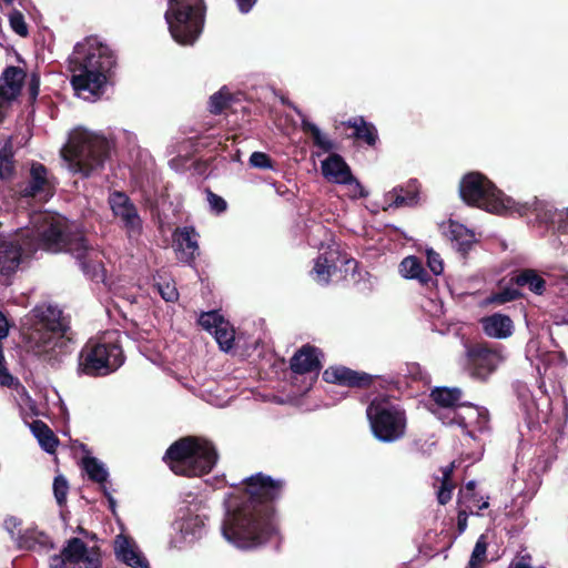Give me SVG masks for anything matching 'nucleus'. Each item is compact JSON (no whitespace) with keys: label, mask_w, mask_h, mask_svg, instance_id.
<instances>
[{"label":"nucleus","mask_w":568,"mask_h":568,"mask_svg":"<svg viewBox=\"0 0 568 568\" xmlns=\"http://www.w3.org/2000/svg\"><path fill=\"white\" fill-rule=\"evenodd\" d=\"M445 235L464 261L479 243L474 231L453 220L449 221Z\"/></svg>","instance_id":"nucleus-18"},{"label":"nucleus","mask_w":568,"mask_h":568,"mask_svg":"<svg viewBox=\"0 0 568 568\" xmlns=\"http://www.w3.org/2000/svg\"><path fill=\"white\" fill-rule=\"evenodd\" d=\"M321 352L317 347L303 345L291 358L290 368L293 373L304 375L307 373L318 374L322 368L320 359Z\"/></svg>","instance_id":"nucleus-22"},{"label":"nucleus","mask_w":568,"mask_h":568,"mask_svg":"<svg viewBox=\"0 0 568 568\" xmlns=\"http://www.w3.org/2000/svg\"><path fill=\"white\" fill-rule=\"evenodd\" d=\"M367 419L374 437L382 443L402 439L407 430V413L388 395H378L366 408Z\"/></svg>","instance_id":"nucleus-7"},{"label":"nucleus","mask_w":568,"mask_h":568,"mask_svg":"<svg viewBox=\"0 0 568 568\" xmlns=\"http://www.w3.org/2000/svg\"><path fill=\"white\" fill-rule=\"evenodd\" d=\"M133 139H136L135 134L124 129L91 131L84 126H77L69 132L67 142H119Z\"/></svg>","instance_id":"nucleus-17"},{"label":"nucleus","mask_w":568,"mask_h":568,"mask_svg":"<svg viewBox=\"0 0 568 568\" xmlns=\"http://www.w3.org/2000/svg\"><path fill=\"white\" fill-rule=\"evenodd\" d=\"M488 506H489L488 501H483L480 505H477L479 510L486 509V508H488Z\"/></svg>","instance_id":"nucleus-61"},{"label":"nucleus","mask_w":568,"mask_h":568,"mask_svg":"<svg viewBox=\"0 0 568 568\" xmlns=\"http://www.w3.org/2000/svg\"><path fill=\"white\" fill-rule=\"evenodd\" d=\"M478 501H479V499L475 491L473 494H470V496L468 498H464L465 506L468 505L469 503H474L475 505H477Z\"/></svg>","instance_id":"nucleus-58"},{"label":"nucleus","mask_w":568,"mask_h":568,"mask_svg":"<svg viewBox=\"0 0 568 568\" xmlns=\"http://www.w3.org/2000/svg\"><path fill=\"white\" fill-rule=\"evenodd\" d=\"M203 0H168L164 18L172 38L182 45H192L203 30Z\"/></svg>","instance_id":"nucleus-8"},{"label":"nucleus","mask_w":568,"mask_h":568,"mask_svg":"<svg viewBox=\"0 0 568 568\" xmlns=\"http://www.w3.org/2000/svg\"><path fill=\"white\" fill-rule=\"evenodd\" d=\"M69 62L71 84L77 95L87 101L99 99L115 64L110 48L98 38L90 37L74 47Z\"/></svg>","instance_id":"nucleus-3"},{"label":"nucleus","mask_w":568,"mask_h":568,"mask_svg":"<svg viewBox=\"0 0 568 568\" xmlns=\"http://www.w3.org/2000/svg\"><path fill=\"white\" fill-rule=\"evenodd\" d=\"M224 320L225 318L217 311H209L203 312L200 315L197 324L203 329L212 334L217 328V326H220L221 323H223Z\"/></svg>","instance_id":"nucleus-40"},{"label":"nucleus","mask_w":568,"mask_h":568,"mask_svg":"<svg viewBox=\"0 0 568 568\" xmlns=\"http://www.w3.org/2000/svg\"><path fill=\"white\" fill-rule=\"evenodd\" d=\"M26 73L21 68L8 67L0 78V94L11 105L21 92Z\"/></svg>","instance_id":"nucleus-26"},{"label":"nucleus","mask_w":568,"mask_h":568,"mask_svg":"<svg viewBox=\"0 0 568 568\" xmlns=\"http://www.w3.org/2000/svg\"><path fill=\"white\" fill-rule=\"evenodd\" d=\"M282 102L290 105L298 114L302 121L303 131L313 138V142H325L323 133L320 130V128L316 124L310 122L306 119V116L301 112V110H298L295 105L286 102L284 99H282Z\"/></svg>","instance_id":"nucleus-39"},{"label":"nucleus","mask_w":568,"mask_h":568,"mask_svg":"<svg viewBox=\"0 0 568 568\" xmlns=\"http://www.w3.org/2000/svg\"><path fill=\"white\" fill-rule=\"evenodd\" d=\"M34 235L39 246L50 253H69L79 263L83 274L95 282L104 280V266L99 252L89 244L84 233L57 213L43 212L33 217Z\"/></svg>","instance_id":"nucleus-2"},{"label":"nucleus","mask_w":568,"mask_h":568,"mask_svg":"<svg viewBox=\"0 0 568 568\" xmlns=\"http://www.w3.org/2000/svg\"><path fill=\"white\" fill-rule=\"evenodd\" d=\"M459 194L465 203L496 214L527 215L536 205V201L516 202L505 195L496 185L479 172H470L464 175L459 184Z\"/></svg>","instance_id":"nucleus-6"},{"label":"nucleus","mask_w":568,"mask_h":568,"mask_svg":"<svg viewBox=\"0 0 568 568\" xmlns=\"http://www.w3.org/2000/svg\"><path fill=\"white\" fill-rule=\"evenodd\" d=\"M427 265L435 275H439L444 271V264L439 254L433 250L427 251Z\"/></svg>","instance_id":"nucleus-47"},{"label":"nucleus","mask_w":568,"mask_h":568,"mask_svg":"<svg viewBox=\"0 0 568 568\" xmlns=\"http://www.w3.org/2000/svg\"><path fill=\"white\" fill-rule=\"evenodd\" d=\"M479 323L484 334L490 338L505 339L514 333L513 320L501 313L484 316Z\"/></svg>","instance_id":"nucleus-24"},{"label":"nucleus","mask_w":568,"mask_h":568,"mask_svg":"<svg viewBox=\"0 0 568 568\" xmlns=\"http://www.w3.org/2000/svg\"><path fill=\"white\" fill-rule=\"evenodd\" d=\"M69 491V484L67 479L59 475L53 480V493L59 506H64L67 503V496Z\"/></svg>","instance_id":"nucleus-42"},{"label":"nucleus","mask_w":568,"mask_h":568,"mask_svg":"<svg viewBox=\"0 0 568 568\" xmlns=\"http://www.w3.org/2000/svg\"><path fill=\"white\" fill-rule=\"evenodd\" d=\"M217 458V452L211 442L195 436H185L169 446L163 462L175 475L191 478L211 473Z\"/></svg>","instance_id":"nucleus-5"},{"label":"nucleus","mask_w":568,"mask_h":568,"mask_svg":"<svg viewBox=\"0 0 568 568\" xmlns=\"http://www.w3.org/2000/svg\"><path fill=\"white\" fill-rule=\"evenodd\" d=\"M510 284L520 287L527 286L530 292L542 295L546 291V281L534 268H524L510 278Z\"/></svg>","instance_id":"nucleus-29"},{"label":"nucleus","mask_w":568,"mask_h":568,"mask_svg":"<svg viewBox=\"0 0 568 568\" xmlns=\"http://www.w3.org/2000/svg\"><path fill=\"white\" fill-rule=\"evenodd\" d=\"M357 261L353 257H347L343 254L335 244L328 245L327 248L314 260V266L311 275L320 285H328L333 276H336L337 271L344 267L343 278L347 277L351 272L352 276L357 270Z\"/></svg>","instance_id":"nucleus-11"},{"label":"nucleus","mask_w":568,"mask_h":568,"mask_svg":"<svg viewBox=\"0 0 568 568\" xmlns=\"http://www.w3.org/2000/svg\"><path fill=\"white\" fill-rule=\"evenodd\" d=\"M399 273L405 278L417 280L423 285H427L432 281V276L424 267L422 261L415 255L406 256L400 262Z\"/></svg>","instance_id":"nucleus-30"},{"label":"nucleus","mask_w":568,"mask_h":568,"mask_svg":"<svg viewBox=\"0 0 568 568\" xmlns=\"http://www.w3.org/2000/svg\"><path fill=\"white\" fill-rule=\"evenodd\" d=\"M123 363L124 355L119 344L90 338L80 351L78 373L90 377L106 376Z\"/></svg>","instance_id":"nucleus-9"},{"label":"nucleus","mask_w":568,"mask_h":568,"mask_svg":"<svg viewBox=\"0 0 568 568\" xmlns=\"http://www.w3.org/2000/svg\"><path fill=\"white\" fill-rule=\"evenodd\" d=\"M4 525L12 532L20 525V521L16 517H10L4 520Z\"/></svg>","instance_id":"nucleus-57"},{"label":"nucleus","mask_w":568,"mask_h":568,"mask_svg":"<svg viewBox=\"0 0 568 568\" xmlns=\"http://www.w3.org/2000/svg\"><path fill=\"white\" fill-rule=\"evenodd\" d=\"M462 390L457 387H436L430 392V398L440 407L452 408L459 405Z\"/></svg>","instance_id":"nucleus-32"},{"label":"nucleus","mask_w":568,"mask_h":568,"mask_svg":"<svg viewBox=\"0 0 568 568\" xmlns=\"http://www.w3.org/2000/svg\"><path fill=\"white\" fill-rule=\"evenodd\" d=\"M504 347L499 344L479 342L467 349L468 363L473 376L485 381L504 361Z\"/></svg>","instance_id":"nucleus-14"},{"label":"nucleus","mask_w":568,"mask_h":568,"mask_svg":"<svg viewBox=\"0 0 568 568\" xmlns=\"http://www.w3.org/2000/svg\"><path fill=\"white\" fill-rule=\"evenodd\" d=\"M9 23L11 29L20 37H27L29 33L23 14L18 10H12L9 13Z\"/></svg>","instance_id":"nucleus-41"},{"label":"nucleus","mask_w":568,"mask_h":568,"mask_svg":"<svg viewBox=\"0 0 568 568\" xmlns=\"http://www.w3.org/2000/svg\"><path fill=\"white\" fill-rule=\"evenodd\" d=\"M454 468H455L454 463H452L448 466L443 468V480H442V483H453L452 481V476H453Z\"/></svg>","instance_id":"nucleus-55"},{"label":"nucleus","mask_w":568,"mask_h":568,"mask_svg":"<svg viewBox=\"0 0 568 568\" xmlns=\"http://www.w3.org/2000/svg\"><path fill=\"white\" fill-rule=\"evenodd\" d=\"M12 324L9 322L2 311H0V386L9 388H18L21 384L8 369L2 341L9 336L10 327Z\"/></svg>","instance_id":"nucleus-28"},{"label":"nucleus","mask_w":568,"mask_h":568,"mask_svg":"<svg viewBox=\"0 0 568 568\" xmlns=\"http://www.w3.org/2000/svg\"><path fill=\"white\" fill-rule=\"evenodd\" d=\"M455 488L453 483H442L437 493V500L440 505H446L452 499V494Z\"/></svg>","instance_id":"nucleus-49"},{"label":"nucleus","mask_w":568,"mask_h":568,"mask_svg":"<svg viewBox=\"0 0 568 568\" xmlns=\"http://www.w3.org/2000/svg\"><path fill=\"white\" fill-rule=\"evenodd\" d=\"M336 131L345 139H355L361 142H376L378 139L377 129L363 116H355L348 121H341L335 124Z\"/></svg>","instance_id":"nucleus-19"},{"label":"nucleus","mask_w":568,"mask_h":568,"mask_svg":"<svg viewBox=\"0 0 568 568\" xmlns=\"http://www.w3.org/2000/svg\"><path fill=\"white\" fill-rule=\"evenodd\" d=\"M250 164L253 168L257 169H272L273 168V161L272 159L263 152H253L250 156Z\"/></svg>","instance_id":"nucleus-45"},{"label":"nucleus","mask_w":568,"mask_h":568,"mask_svg":"<svg viewBox=\"0 0 568 568\" xmlns=\"http://www.w3.org/2000/svg\"><path fill=\"white\" fill-rule=\"evenodd\" d=\"M508 568H531L530 556H521L519 559H515L509 564Z\"/></svg>","instance_id":"nucleus-52"},{"label":"nucleus","mask_w":568,"mask_h":568,"mask_svg":"<svg viewBox=\"0 0 568 568\" xmlns=\"http://www.w3.org/2000/svg\"><path fill=\"white\" fill-rule=\"evenodd\" d=\"M115 556L119 560L132 568H150L146 558L139 551L130 537L118 536L115 541Z\"/></svg>","instance_id":"nucleus-25"},{"label":"nucleus","mask_w":568,"mask_h":568,"mask_svg":"<svg viewBox=\"0 0 568 568\" xmlns=\"http://www.w3.org/2000/svg\"><path fill=\"white\" fill-rule=\"evenodd\" d=\"M420 183L417 179H410L405 184L395 186L388 194L390 207H414L420 202Z\"/></svg>","instance_id":"nucleus-21"},{"label":"nucleus","mask_w":568,"mask_h":568,"mask_svg":"<svg viewBox=\"0 0 568 568\" xmlns=\"http://www.w3.org/2000/svg\"><path fill=\"white\" fill-rule=\"evenodd\" d=\"M244 488L233 497L222 525L223 536L240 548H255L278 534L275 503L285 481L256 473L243 479Z\"/></svg>","instance_id":"nucleus-1"},{"label":"nucleus","mask_w":568,"mask_h":568,"mask_svg":"<svg viewBox=\"0 0 568 568\" xmlns=\"http://www.w3.org/2000/svg\"><path fill=\"white\" fill-rule=\"evenodd\" d=\"M212 334L222 351L227 352L233 348L235 331L229 321L224 320Z\"/></svg>","instance_id":"nucleus-34"},{"label":"nucleus","mask_w":568,"mask_h":568,"mask_svg":"<svg viewBox=\"0 0 568 568\" xmlns=\"http://www.w3.org/2000/svg\"><path fill=\"white\" fill-rule=\"evenodd\" d=\"M78 531L82 534L83 536L88 537L90 535V531L84 529L83 527H78Z\"/></svg>","instance_id":"nucleus-60"},{"label":"nucleus","mask_w":568,"mask_h":568,"mask_svg":"<svg viewBox=\"0 0 568 568\" xmlns=\"http://www.w3.org/2000/svg\"><path fill=\"white\" fill-rule=\"evenodd\" d=\"M57 306L38 305L32 310L33 326L28 334L29 349L51 365L59 364L72 351L69 323Z\"/></svg>","instance_id":"nucleus-4"},{"label":"nucleus","mask_w":568,"mask_h":568,"mask_svg":"<svg viewBox=\"0 0 568 568\" xmlns=\"http://www.w3.org/2000/svg\"><path fill=\"white\" fill-rule=\"evenodd\" d=\"M68 562H83L85 568H100L102 565L100 548L98 546L89 548L81 538L72 537L67 540L59 555L50 557V568H67Z\"/></svg>","instance_id":"nucleus-12"},{"label":"nucleus","mask_w":568,"mask_h":568,"mask_svg":"<svg viewBox=\"0 0 568 568\" xmlns=\"http://www.w3.org/2000/svg\"><path fill=\"white\" fill-rule=\"evenodd\" d=\"M158 292L161 297L166 302H175L179 298V293L174 284L169 282L166 283H158L156 284Z\"/></svg>","instance_id":"nucleus-44"},{"label":"nucleus","mask_w":568,"mask_h":568,"mask_svg":"<svg viewBox=\"0 0 568 568\" xmlns=\"http://www.w3.org/2000/svg\"><path fill=\"white\" fill-rule=\"evenodd\" d=\"M317 146H320L321 149H323L324 152H329L332 151L333 149H335V145L336 144H328V143H325V144H316Z\"/></svg>","instance_id":"nucleus-59"},{"label":"nucleus","mask_w":568,"mask_h":568,"mask_svg":"<svg viewBox=\"0 0 568 568\" xmlns=\"http://www.w3.org/2000/svg\"><path fill=\"white\" fill-rule=\"evenodd\" d=\"M230 102H236V100L232 97L226 88H222L219 92L211 95L209 101V110L213 114H220L229 106Z\"/></svg>","instance_id":"nucleus-37"},{"label":"nucleus","mask_w":568,"mask_h":568,"mask_svg":"<svg viewBox=\"0 0 568 568\" xmlns=\"http://www.w3.org/2000/svg\"><path fill=\"white\" fill-rule=\"evenodd\" d=\"M40 79L38 74L33 73L29 80V93L32 99H36L39 94Z\"/></svg>","instance_id":"nucleus-51"},{"label":"nucleus","mask_w":568,"mask_h":568,"mask_svg":"<svg viewBox=\"0 0 568 568\" xmlns=\"http://www.w3.org/2000/svg\"><path fill=\"white\" fill-rule=\"evenodd\" d=\"M11 109V104L0 94V123L4 121Z\"/></svg>","instance_id":"nucleus-53"},{"label":"nucleus","mask_w":568,"mask_h":568,"mask_svg":"<svg viewBox=\"0 0 568 568\" xmlns=\"http://www.w3.org/2000/svg\"><path fill=\"white\" fill-rule=\"evenodd\" d=\"M239 8L242 12H248L252 7L255 4L256 0H236Z\"/></svg>","instance_id":"nucleus-56"},{"label":"nucleus","mask_w":568,"mask_h":568,"mask_svg":"<svg viewBox=\"0 0 568 568\" xmlns=\"http://www.w3.org/2000/svg\"><path fill=\"white\" fill-rule=\"evenodd\" d=\"M82 468L87 473L89 479L99 484L101 489H103V486H106L105 483L108 480L109 473L95 457H83Z\"/></svg>","instance_id":"nucleus-33"},{"label":"nucleus","mask_w":568,"mask_h":568,"mask_svg":"<svg viewBox=\"0 0 568 568\" xmlns=\"http://www.w3.org/2000/svg\"><path fill=\"white\" fill-rule=\"evenodd\" d=\"M469 514H473L469 505H466V507L459 506L457 514V530L459 534H463L466 530Z\"/></svg>","instance_id":"nucleus-48"},{"label":"nucleus","mask_w":568,"mask_h":568,"mask_svg":"<svg viewBox=\"0 0 568 568\" xmlns=\"http://www.w3.org/2000/svg\"><path fill=\"white\" fill-rule=\"evenodd\" d=\"M54 193V176L50 174L44 164L33 161L30 165L28 181L18 185L19 196L22 199L48 201Z\"/></svg>","instance_id":"nucleus-15"},{"label":"nucleus","mask_w":568,"mask_h":568,"mask_svg":"<svg viewBox=\"0 0 568 568\" xmlns=\"http://www.w3.org/2000/svg\"><path fill=\"white\" fill-rule=\"evenodd\" d=\"M31 430L37 437L40 446L50 454H53L59 445V439L52 429L42 420L37 419L31 424Z\"/></svg>","instance_id":"nucleus-31"},{"label":"nucleus","mask_w":568,"mask_h":568,"mask_svg":"<svg viewBox=\"0 0 568 568\" xmlns=\"http://www.w3.org/2000/svg\"><path fill=\"white\" fill-rule=\"evenodd\" d=\"M487 547L488 544L484 535H481L473 549L470 559L466 566V568H481L485 561L487 560Z\"/></svg>","instance_id":"nucleus-38"},{"label":"nucleus","mask_w":568,"mask_h":568,"mask_svg":"<svg viewBox=\"0 0 568 568\" xmlns=\"http://www.w3.org/2000/svg\"><path fill=\"white\" fill-rule=\"evenodd\" d=\"M22 257V247L16 241H1L0 242V274H13Z\"/></svg>","instance_id":"nucleus-27"},{"label":"nucleus","mask_w":568,"mask_h":568,"mask_svg":"<svg viewBox=\"0 0 568 568\" xmlns=\"http://www.w3.org/2000/svg\"><path fill=\"white\" fill-rule=\"evenodd\" d=\"M6 4H11L13 0H2Z\"/></svg>","instance_id":"nucleus-63"},{"label":"nucleus","mask_w":568,"mask_h":568,"mask_svg":"<svg viewBox=\"0 0 568 568\" xmlns=\"http://www.w3.org/2000/svg\"><path fill=\"white\" fill-rule=\"evenodd\" d=\"M322 378L326 383L355 389H368L376 381H381V386H384L383 383H386L387 385H395L398 383L394 378L386 379L382 376L371 375L363 371H355L344 365L328 366L323 372Z\"/></svg>","instance_id":"nucleus-13"},{"label":"nucleus","mask_w":568,"mask_h":568,"mask_svg":"<svg viewBox=\"0 0 568 568\" xmlns=\"http://www.w3.org/2000/svg\"><path fill=\"white\" fill-rule=\"evenodd\" d=\"M322 174L327 181L334 183L349 184L354 181L349 166L337 153H331L322 162Z\"/></svg>","instance_id":"nucleus-23"},{"label":"nucleus","mask_w":568,"mask_h":568,"mask_svg":"<svg viewBox=\"0 0 568 568\" xmlns=\"http://www.w3.org/2000/svg\"><path fill=\"white\" fill-rule=\"evenodd\" d=\"M206 196L211 210L216 214L224 213L227 210L226 201L210 189L206 190Z\"/></svg>","instance_id":"nucleus-43"},{"label":"nucleus","mask_w":568,"mask_h":568,"mask_svg":"<svg viewBox=\"0 0 568 568\" xmlns=\"http://www.w3.org/2000/svg\"><path fill=\"white\" fill-rule=\"evenodd\" d=\"M108 203L113 215L121 220L129 235L141 234L142 219L138 209L129 195L122 191H113L109 194Z\"/></svg>","instance_id":"nucleus-16"},{"label":"nucleus","mask_w":568,"mask_h":568,"mask_svg":"<svg viewBox=\"0 0 568 568\" xmlns=\"http://www.w3.org/2000/svg\"><path fill=\"white\" fill-rule=\"evenodd\" d=\"M476 483L474 480L468 481L464 487L459 489L457 504L464 506V498H468L470 494L475 491Z\"/></svg>","instance_id":"nucleus-50"},{"label":"nucleus","mask_w":568,"mask_h":568,"mask_svg":"<svg viewBox=\"0 0 568 568\" xmlns=\"http://www.w3.org/2000/svg\"><path fill=\"white\" fill-rule=\"evenodd\" d=\"M109 144H63L61 155L73 173L88 178L102 168L108 155Z\"/></svg>","instance_id":"nucleus-10"},{"label":"nucleus","mask_w":568,"mask_h":568,"mask_svg":"<svg viewBox=\"0 0 568 568\" xmlns=\"http://www.w3.org/2000/svg\"><path fill=\"white\" fill-rule=\"evenodd\" d=\"M523 297V293L513 286H507L498 292H493L486 297L485 305H503L508 302L517 301Z\"/></svg>","instance_id":"nucleus-35"},{"label":"nucleus","mask_w":568,"mask_h":568,"mask_svg":"<svg viewBox=\"0 0 568 568\" xmlns=\"http://www.w3.org/2000/svg\"><path fill=\"white\" fill-rule=\"evenodd\" d=\"M551 223L557 232L568 234V209L556 212L552 216Z\"/></svg>","instance_id":"nucleus-46"},{"label":"nucleus","mask_w":568,"mask_h":568,"mask_svg":"<svg viewBox=\"0 0 568 568\" xmlns=\"http://www.w3.org/2000/svg\"><path fill=\"white\" fill-rule=\"evenodd\" d=\"M196 232L192 226L179 227L173 233V243L175 246L178 260L191 264L199 254V244Z\"/></svg>","instance_id":"nucleus-20"},{"label":"nucleus","mask_w":568,"mask_h":568,"mask_svg":"<svg viewBox=\"0 0 568 568\" xmlns=\"http://www.w3.org/2000/svg\"><path fill=\"white\" fill-rule=\"evenodd\" d=\"M87 538L97 539V535L94 532H90V535Z\"/></svg>","instance_id":"nucleus-62"},{"label":"nucleus","mask_w":568,"mask_h":568,"mask_svg":"<svg viewBox=\"0 0 568 568\" xmlns=\"http://www.w3.org/2000/svg\"><path fill=\"white\" fill-rule=\"evenodd\" d=\"M101 491L103 496L108 499L110 510L114 514L116 507L115 499L113 498L106 486H103V489H101Z\"/></svg>","instance_id":"nucleus-54"},{"label":"nucleus","mask_w":568,"mask_h":568,"mask_svg":"<svg viewBox=\"0 0 568 568\" xmlns=\"http://www.w3.org/2000/svg\"><path fill=\"white\" fill-rule=\"evenodd\" d=\"M13 144H2L0 149V179H9L16 170Z\"/></svg>","instance_id":"nucleus-36"}]
</instances>
